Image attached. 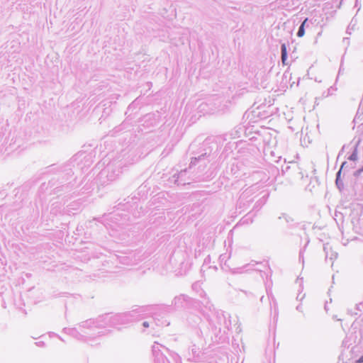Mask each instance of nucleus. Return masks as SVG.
Here are the masks:
<instances>
[{"label":"nucleus","mask_w":363,"mask_h":363,"mask_svg":"<svg viewBox=\"0 0 363 363\" xmlns=\"http://www.w3.org/2000/svg\"><path fill=\"white\" fill-rule=\"evenodd\" d=\"M356 363H363V355L356 362Z\"/></svg>","instance_id":"nucleus-3"},{"label":"nucleus","mask_w":363,"mask_h":363,"mask_svg":"<svg viewBox=\"0 0 363 363\" xmlns=\"http://www.w3.org/2000/svg\"><path fill=\"white\" fill-rule=\"evenodd\" d=\"M143 325H144L145 328H147V327L149 326V324H148V323H147V322H145V323H143Z\"/></svg>","instance_id":"nucleus-5"},{"label":"nucleus","mask_w":363,"mask_h":363,"mask_svg":"<svg viewBox=\"0 0 363 363\" xmlns=\"http://www.w3.org/2000/svg\"><path fill=\"white\" fill-rule=\"evenodd\" d=\"M350 160H354L356 159V155L354 154H352L350 157Z\"/></svg>","instance_id":"nucleus-4"},{"label":"nucleus","mask_w":363,"mask_h":363,"mask_svg":"<svg viewBox=\"0 0 363 363\" xmlns=\"http://www.w3.org/2000/svg\"><path fill=\"white\" fill-rule=\"evenodd\" d=\"M286 57H287V51L286 47L284 44L281 45V62L283 65H286Z\"/></svg>","instance_id":"nucleus-1"},{"label":"nucleus","mask_w":363,"mask_h":363,"mask_svg":"<svg viewBox=\"0 0 363 363\" xmlns=\"http://www.w3.org/2000/svg\"><path fill=\"white\" fill-rule=\"evenodd\" d=\"M307 18H306L303 22L302 23V24L301 25L299 29H298V31L297 33V35L298 37H302L303 36L304 33H305V30H304V26H305V23L307 21Z\"/></svg>","instance_id":"nucleus-2"}]
</instances>
